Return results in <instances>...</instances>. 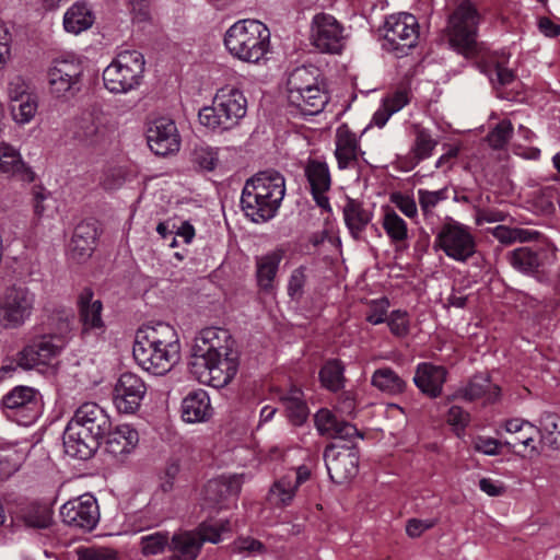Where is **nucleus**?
Here are the masks:
<instances>
[{
  "label": "nucleus",
  "mask_w": 560,
  "mask_h": 560,
  "mask_svg": "<svg viewBox=\"0 0 560 560\" xmlns=\"http://www.w3.org/2000/svg\"><path fill=\"white\" fill-rule=\"evenodd\" d=\"M228 339L226 330L213 327L202 329L194 339L188 366L200 383L222 388L236 375L238 362L222 343Z\"/></svg>",
  "instance_id": "obj_1"
},
{
  "label": "nucleus",
  "mask_w": 560,
  "mask_h": 560,
  "mask_svg": "<svg viewBox=\"0 0 560 560\" xmlns=\"http://www.w3.org/2000/svg\"><path fill=\"white\" fill-rule=\"evenodd\" d=\"M132 354L142 370L154 375L166 374L180 359L177 331L164 322L142 326L136 332Z\"/></svg>",
  "instance_id": "obj_2"
},
{
  "label": "nucleus",
  "mask_w": 560,
  "mask_h": 560,
  "mask_svg": "<svg viewBox=\"0 0 560 560\" xmlns=\"http://www.w3.org/2000/svg\"><path fill=\"white\" fill-rule=\"evenodd\" d=\"M284 196V176L276 170L260 171L245 182L241 208L250 221L265 223L276 217Z\"/></svg>",
  "instance_id": "obj_3"
},
{
  "label": "nucleus",
  "mask_w": 560,
  "mask_h": 560,
  "mask_svg": "<svg viewBox=\"0 0 560 560\" xmlns=\"http://www.w3.org/2000/svg\"><path fill=\"white\" fill-rule=\"evenodd\" d=\"M288 104L304 116H314L323 112L329 101L315 66H302L292 70L287 80Z\"/></svg>",
  "instance_id": "obj_4"
},
{
  "label": "nucleus",
  "mask_w": 560,
  "mask_h": 560,
  "mask_svg": "<svg viewBox=\"0 0 560 560\" xmlns=\"http://www.w3.org/2000/svg\"><path fill=\"white\" fill-rule=\"evenodd\" d=\"M224 46L235 59L257 65L270 50V31L258 20H240L226 30Z\"/></svg>",
  "instance_id": "obj_5"
},
{
  "label": "nucleus",
  "mask_w": 560,
  "mask_h": 560,
  "mask_svg": "<svg viewBox=\"0 0 560 560\" xmlns=\"http://www.w3.org/2000/svg\"><path fill=\"white\" fill-rule=\"evenodd\" d=\"M482 21L476 3L462 0L450 13L444 30L450 47L467 59L477 57L481 50L478 30Z\"/></svg>",
  "instance_id": "obj_6"
},
{
  "label": "nucleus",
  "mask_w": 560,
  "mask_h": 560,
  "mask_svg": "<svg viewBox=\"0 0 560 560\" xmlns=\"http://www.w3.org/2000/svg\"><path fill=\"white\" fill-rule=\"evenodd\" d=\"M247 113V100L240 89L231 85L217 90L211 106L199 110L202 126L218 132L236 127Z\"/></svg>",
  "instance_id": "obj_7"
},
{
  "label": "nucleus",
  "mask_w": 560,
  "mask_h": 560,
  "mask_svg": "<svg viewBox=\"0 0 560 560\" xmlns=\"http://www.w3.org/2000/svg\"><path fill=\"white\" fill-rule=\"evenodd\" d=\"M144 57L137 50H122L104 69L103 81L110 93H128L137 89L143 78Z\"/></svg>",
  "instance_id": "obj_8"
},
{
  "label": "nucleus",
  "mask_w": 560,
  "mask_h": 560,
  "mask_svg": "<svg viewBox=\"0 0 560 560\" xmlns=\"http://www.w3.org/2000/svg\"><path fill=\"white\" fill-rule=\"evenodd\" d=\"M35 294L23 283L5 288L0 296V326L16 329L25 324L33 314Z\"/></svg>",
  "instance_id": "obj_9"
},
{
  "label": "nucleus",
  "mask_w": 560,
  "mask_h": 560,
  "mask_svg": "<svg viewBox=\"0 0 560 560\" xmlns=\"http://www.w3.org/2000/svg\"><path fill=\"white\" fill-rule=\"evenodd\" d=\"M434 246L458 262H466L477 252V242L470 229L459 222L445 223L441 226Z\"/></svg>",
  "instance_id": "obj_10"
},
{
  "label": "nucleus",
  "mask_w": 560,
  "mask_h": 560,
  "mask_svg": "<svg viewBox=\"0 0 560 560\" xmlns=\"http://www.w3.org/2000/svg\"><path fill=\"white\" fill-rule=\"evenodd\" d=\"M83 66L74 58L55 59L48 70L50 92L65 100L74 97L82 88Z\"/></svg>",
  "instance_id": "obj_11"
},
{
  "label": "nucleus",
  "mask_w": 560,
  "mask_h": 560,
  "mask_svg": "<svg viewBox=\"0 0 560 560\" xmlns=\"http://www.w3.org/2000/svg\"><path fill=\"white\" fill-rule=\"evenodd\" d=\"M384 47L387 50L405 54L415 47L419 36V25L415 15L398 13L389 15L383 26Z\"/></svg>",
  "instance_id": "obj_12"
},
{
  "label": "nucleus",
  "mask_w": 560,
  "mask_h": 560,
  "mask_svg": "<svg viewBox=\"0 0 560 560\" xmlns=\"http://www.w3.org/2000/svg\"><path fill=\"white\" fill-rule=\"evenodd\" d=\"M348 34L345 26L331 14L320 12L311 23V42L322 52L338 54L346 45Z\"/></svg>",
  "instance_id": "obj_13"
},
{
  "label": "nucleus",
  "mask_w": 560,
  "mask_h": 560,
  "mask_svg": "<svg viewBox=\"0 0 560 560\" xmlns=\"http://www.w3.org/2000/svg\"><path fill=\"white\" fill-rule=\"evenodd\" d=\"M2 407L8 418L28 425L40 412L42 397L33 387L16 386L3 396Z\"/></svg>",
  "instance_id": "obj_14"
},
{
  "label": "nucleus",
  "mask_w": 560,
  "mask_h": 560,
  "mask_svg": "<svg viewBox=\"0 0 560 560\" xmlns=\"http://www.w3.org/2000/svg\"><path fill=\"white\" fill-rule=\"evenodd\" d=\"M109 131L107 115L100 108H92L77 119L73 138L83 147L98 148L107 142Z\"/></svg>",
  "instance_id": "obj_15"
},
{
  "label": "nucleus",
  "mask_w": 560,
  "mask_h": 560,
  "mask_svg": "<svg viewBox=\"0 0 560 560\" xmlns=\"http://www.w3.org/2000/svg\"><path fill=\"white\" fill-rule=\"evenodd\" d=\"M324 459L330 479L343 483L357 476L359 451L354 445L331 444L325 448Z\"/></svg>",
  "instance_id": "obj_16"
},
{
  "label": "nucleus",
  "mask_w": 560,
  "mask_h": 560,
  "mask_svg": "<svg viewBox=\"0 0 560 560\" xmlns=\"http://www.w3.org/2000/svg\"><path fill=\"white\" fill-rule=\"evenodd\" d=\"M60 516L71 527L92 530L100 520L97 501L89 493L69 500L60 508Z\"/></svg>",
  "instance_id": "obj_17"
},
{
  "label": "nucleus",
  "mask_w": 560,
  "mask_h": 560,
  "mask_svg": "<svg viewBox=\"0 0 560 560\" xmlns=\"http://www.w3.org/2000/svg\"><path fill=\"white\" fill-rule=\"evenodd\" d=\"M71 428L101 440L110 430V419L105 410L95 402H84L75 411L70 421Z\"/></svg>",
  "instance_id": "obj_18"
},
{
  "label": "nucleus",
  "mask_w": 560,
  "mask_h": 560,
  "mask_svg": "<svg viewBox=\"0 0 560 560\" xmlns=\"http://www.w3.org/2000/svg\"><path fill=\"white\" fill-rule=\"evenodd\" d=\"M145 393L147 385L139 375L122 373L114 388V404L120 412L133 413L141 406Z\"/></svg>",
  "instance_id": "obj_19"
},
{
  "label": "nucleus",
  "mask_w": 560,
  "mask_h": 560,
  "mask_svg": "<svg viewBox=\"0 0 560 560\" xmlns=\"http://www.w3.org/2000/svg\"><path fill=\"white\" fill-rule=\"evenodd\" d=\"M147 141L152 152L165 156L179 150L180 138L175 122L165 117L152 120L147 129Z\"/></svg>",
  "instance_id": "obj_20"
},
{
  "label": "nucleus",
  "mask_w": 560,
  "mask_h": 560,
  "mask_svg": "<svg viewBox=\"0 0 560 560\" xmlns=\"http://www.w3.org/2000/svg\"><path fill=\"white\" fill-rule=\"evenodd\" d=\"M242 476H221L207 482L203 489V505L212 509L228 506L230 500L237 498L242 488Z\"/></svg>",
  "instance_id": "obj_21"
},
{
  "label": "nucleus",
  "mask_w": 560,
  "mask_h": 560,
  "mask_svg": "<svg viewBox=\"0 0 560 560\" xmlns=\"http://www.w3.org/2000/svg\"><path fill=\"white\" fill-rule=\"evenodd\" d=\"M304 174L316 205L330 212L329 198L326 196L331 187V175L328 164L318 159H308L304 166Z\"/></svg>",
  "instance_id": "obj_22"
},
{
  "label": "nucleus",
  "mask_w": 560,
  "mask_h": 560,
  "mask_svg": "<svg viewBox=\"0 0 560 560\" xmlns=\"http://www.w3.org/2000/svg\"><path fill=\"white\" fill-rule=\"evenodd\" d=\"M335 156L340 170L354 167L358 163L361 151L359 140L354 132L343 124L336 130L335 137Z\"/></svg>",
  "instance_id": "obj_23"
},
{
  "label": "nucleus",
  "mask_w": 560,
  "mask_h": 560,
  "mask_svg": "<svg viewBox=\"0 0 560 560\" xmlns=\"http://www.w3.org/2000/svg\"><path fill=\"white\" fill-rule=\"evenodd\" d=\"M446 374L447 372L444 366L422 362L417 365L413 383L421 393L431 398H435L442 394V387L446 381Z\"/></svg>",
  "instance_id": "obj_24"
},
{
  "label": "nucleus",
  "mask_w": 560,
  "mask_h": 560,
  "mask_svg": "<svg viewBox=\"0 0 560 560\" xmlns=\"http://www.w3.org/2000/svg\"><path fill=\"white\" fill-rule=\"evenodd\" d=\"M106 452L117 460L125 458L135 451L139 443L138 431L129 424H120L107 433Z\"/></svg>",
  "instance_id": "obj_25"
},
{
  "label": "nucleus",
  "mask_w": 560,
  "mask_h": 560,
  "mask_svg": "<svg viewBox=\"0 0 560 560\" xmlns=\"http://www.w3.org/2000/svg\"><path fill=\"white\" fill-rule=\"evenodd\" d=\"M62 439L66 454L82 460L92 457L100 446V441L77 428H71L70 423L67 424Z\"/></svg>",
  "instance_id": "obj_26"
},
{
  "label": "nucleus",
  "mask_w": 560,
  "mask_h": 560,
  "mask_svg": "<svg viewBox=\"0 0 560 560\" xmlns=\"http://www.w3.org/2000/svg\"><path fill=\"white\" fill-rule=\"evenodd\" d=\"M97 240V229L94 222L82 221L74 231L69 244V252L72 259L84 261L94 248Z\"/></svg>",
  "instance_id": "obj_27"
},
{
  "label": "nucleus",
  "mask_w": 560,
  "mask_h": 560,
  "mask_svg": "<svg viewBox=\"0 0 560 560\" xmlns=\"http://www.w3.org/2000/svg\"><path fill=\"white\" fill-rule=\"evenodd\" d=\"M0 175L24 183L34 180V172L23 162L19 151L7 143L0 144Z\"/></svg>",
  "instance_id": "obj_28"
},
{
  "label": "nucleus",
  "mask_w": 560,
  "mask_h": 560,
  "mask_svg": "<svg viewBox=\"0 0 560 560\" xmlns=\"http://www.w3.org/2000/svg\"><path fill=\"white\" fill-rule=\"evenodd\" d=\"M211 415L210 398L203 389L190 392L182 401V419L187 423L205 422Z\"/></svg>",
  "instance_id": "obj_29"
},
{
  "label": "nucleus",
  "mask_w": 560,
  "mask_h": 560,
  "mask_svg": "<svg viewBox=\"0 0 560 560\" xmlns=\"http://www.w3.org/2000/svg\"><path fill=\"white\" fill-rule=\"evenodd\" d=\"M342 213L346 226L352 238L364 241L363 232L372 221L373 213L364 208L361 202L350 198L347 200Z\"/></svg>",
  "instance_id": "obj_30"
},
{
  "label": "nucleus",
  "mask_w": 560,
  "mask_h": 560,
  "mask_svg": "<svg viewBox=\"0 0 560 560\" xmlns=\"http://www.w3.org/2000/svg\"><path fill=\"white\" fill-rule=\"evenodd\" d=\"M93 291L90 288H84L78 298L80 320L84 332L92 329H102L104 327L102 319V302L100 300H93Z\"/></svg>",
  "instance_id": "obj_31"
},
{
  "label": "nucleus",
  "mask_w": 560,
  "mask_h": 560,
  "mask_svg": "<svg viewBox=\"0 0 560 560\" xmlns=\"http://www.w3.org/2000/svg\"><path fill=\"white\" fill-rule=\"evenodd\" d=\"M284 252L280 248L256 257V280L257 285L265 292L273 289V281Z\"/></svg>",
  "instance_id": "obj_32"
},
{
  "label": "nucleus",
  "mask_w": 560,
  "mask_h": 560,
  "mask_svg": "<svg viewBox=\"0 0 560 560\" xmlns=\"http://www.w3.org/2000/svg\"><path fill=\"white\" fill-rule=\"evenodd\" d=\"M504 429L511 435L505 444L514 448L522 446L525 450L530 448L532 452H537L534 438L538 433V429L530 422L522 419H510L504 422Z\"/></svg>",
  "instance_id": "obj_33"
},
{
  "label": "nucleus",
  "mask_w": 560,
  "mask_h": 560,
  "mask_svg": "<svg viewBox=\"0 0 560 560\" xmlns=\"http://www.w3.org/2000/svg\"><path fill=\"white\" fill-rule=\"evenodd\" d=\"M500 395V387L493 385L487 374L474 375L468 384L456 392V396L466 400H475L486 397L488 401H494Z\"/></svg>",
  "instance_id": "obj_34"
},
{
  "label": "nucleus",
  "mask_w": 560,
  "mask_h": 560,
  "mask_svg": "<svg viewBox=\"0 0 560 560\" xmlns=\"http://www.w3.org/2000/svg\"><path fill=\"white\" fill-rule=\"evenodd\" d=\"M509 264L525 275L537 273L542 266L541 252L529 246H523L508 253Z\"/></svg>",
  "instance_id": "obj_35"
},
{
  "label": "nucleus",
  "mask_w": 560,
  "mask_h": 560,
  "mask_svg": "<svg viewBox=\"0 0 560 560\" xmlns=\"http://www.w3.org/2000/svg\"><path fill=\"white\" fill-rule=\"evenodd\" d=\"M371 385L389 396L400 395L407 387L406 381L389 366L376 369L371 376Z\"/></svg>",
  "instance_id": "obj_36"
},
{
  "label": "nucleus",
  "mask_w": 560,
  "mask_h": 560,
  "mask_svg": "<svg viewBox=\"0 0 560 560\" xmlns=\"http://www.w3.org/2000/svg\"><path fill=\"white\" fill-rule=\"evenodd\" d=\"M94 14L85 2L73 3L63 15V27L68 33L80 34L93 25Z\"/></svg>",
  "instance_id": "obj_37"
},
{
  "label": "nucleus",
  "mask_w": 560,
  "mask_h": 560,
  "mask_svg": "<svg viewBox=\"0 0 560 560\" xmlns=\"http://www.w3.org/2000/svg\"><path fill=\"white\" fill-rule=\"evenodd\" d=\"M200 549V539H198L192 532L174 535L172 538V556L170 560H196Z\"/></svg>",
  "instance_id": "obj_38"
},
{
  "label": "nucleus",
  "mask_w": 560,
  "mask_h": 560,
  "mask_svg": "<svg viewBox=\"0 0 560 560\" xmlns=\"http://www.w3.org/2000/svg\"><path fill=\"white\" fill-rule=\"evenodd\" d=\"M296 487L294 486L293 475L285 474L276 480L269 489L267 500L275 506H287L291 504L295 497Z\"/></svg>",
  "instance_id": "obj_39"
},
{
  "label": "nucleus",
  "mask_w": 560,
  "mask_h": 560,
  "mask_svg": "<svg viewBox=\"0 0 560 560\" xmlns=\"http://www.w3.org/2000/svg\"><path fill=\"white\" fill-rule=\"evenodd\" d=\"M382 226L396 248L406 247L408 226L406 221L394 210H386L382 220Z\"/></svg>",
  "instance_id": "obj_40"
},
{
  "label": "nucleus",
  "mask_w": 560,
  "mask_h": 560,
  "mask_svg": "<svg viewBox=\"0 0 560 560\" xmlns=\"http://www.w3.org/2000/svg\"><path fill=\"white\" fill-rule=\"evenodd\" d=\"M281 401L285 407L290 421L295 425L305 422L308 416V408L304 401L303 393L296 387H292L281 397Z\"/></svg>",
  "instance_id": "obj_41"
},
{
  "label": "nucleus",
  "mask_w": 560,
  "mask_h": 560,
  "mask_svg": "<svg viewBox=\"0 0 560 560\" xmlns=\"http://www.w3.org/2000/svg\"><path fill=\"white\" fill-rule=\"evenodd\" d=\"M74 320V313L70 307H54L48 315V325L54 334L51 336L63 341L69 337Z\"/></svg>",
  "instance_id": "obj_42"
},
{
  "label": "nucleus",
  "mask_w": 560,
  "mask_h": 560,
  "mask_svg": "<svg viewBox=\"0 0 560 560\" xmlns=\"http://www.w3.org/2000/svg\"><path fill=\"white\" fill-rule=\"evenodd\" d=\"M21 520L26 527L44 529L52 522V513L46 505L31 504L21 513Z\"/></svg>",
  "instance_id": "obj_43"
},
{
  "label": "nucleus",
  "mask_w": 560,
  "mask_h": 560,
  "mask_svg": "<svg viewBox=\"0 0 560 560\" xmlns=\"http://www.w3.org/2000/svg\"><path fill=\"white\" fill-rule=\"evenodd\" d=\"M541 441L551 448L560 447V416L552 412H545L539 421Z\"/></svg>",
  "instance_id": "obj_44"
},
{
  "label": "nucleus",
  "mask_w": 560,
  "mask_h": 560,
  "mask_svg": "<svg viewBox=\"0 0 560 560\" xmlns=\"http://www.w3.org/2000/svg\"><path fill=\"white\" fill-rule=\"evenodd\" d=\"M436 145L438 140L432 137L428 129L416 127L415 141L411 149L415 159L421 161L430 158Z\"/></svg>",
  "instance_id": "obj_45"
},
{
  "label": "nucleus",
  "mask_w": 560,
  "mask_h": 560,
  "mask_svg": "<svg viewBox=\"0 0 560 560\" xmlns=\"http://www.w3.org/2000/svg\"><path fill=\"white\" fill-rule=\"evenodd\" d=\"M322 384L334 392L343 385V366L338 360L327 362L319 372Z\"/></svg>",
  "instance_id": "obj_46"
},
{
  "label": "nucleus",
  "mask_w": 560,
  "mask_h": 560,
  "mask_svg": "<svg viewBox=\"0 0 560 560\" xmlns=\"http://www.w3.org/2000/svg\"><path fill=\"white\" fill-rule=\"evenodd\" d=\"M230 530L231 527L229 521L215 524L203 522L199 525L197 530L192 533L198 537V539H200V545L202 546L206 541L218 544L221 540V534Z\"/></svg>",
  "instance_id": "obj_47"
},
{
  "label": "nucleus",
  "mask_w": 560,
  "mask_h": 560,
  "mask_svg": "<svg viewBox=\"0 0 560 560\" xmlns=\"http://www.w3.org/2000/svg\"><path fill=\"white\" fill-rule=\"evenodd\" d=\"M170 538L166 532H156L142 536L140 539L141 552L149 557L162 553L168 546Z\"/></svg>",
  "instance_id": "obj_48"
},
{
  "label": "nucleus",
  "mask_w": 560,
  "mask_h": 560,
  "mask_svg": "<svg viewBox=\"0 0 560 560\" xmlns=\"http://www.w3.org/2000/svg\"><path fill=\"white\" fill-rule=\"evenodd\" d=\"M513 135V126L510 120H501L497 126L491 129L487 136V141L492 149H503Z\"/></svg>",
  "instance_id": "obj_49"
},
{
  "label": "nucleus",
  "mask_w": 560,
  "mask_h": 560,
  "mask_svg": "<svg viewBox=\"0 0 560 560\" xmlns=\"http://www.w3.org/2000/svg\"><path fill=\"white\" fill-rule=\"evenodd\" d=\"M11 107L12 115L15 121L20 124L28 122L37 110V102L34 96L30 95L16 102Z\"/></svg>",
  "instance_id": "obj_50"
},
{
  "label": "nucleus",
  "mask_w": 560,
  "mask_h": 560,
  "mask_svg": "<svg viewBox=\"0 0 560 560\" xmlns=\"http://www.w3.org/2000/svg\"><path fill=\"white\" fill-rule=\"evenodd\" d=\"M447 198L446 189H440L435 191H430L427 189L418 190V199L420 209L424 215H430L433 213L434 208L439 205V202L445 200Z\"/></svg>",
  "instance_id": "obj_51"
},
{
  "label": "nucleus",
  "mask_w": 560,
  "mask_h": 560,
  "mask_svg": "<svg viewBox=\"0 0 560 560\" xmlns=\"http://www.w3.org/2000/svg\"><path fill=\"white\" fill-rule=\"evenodd\" d=\"M37 350L40 351L42 358L48 363L52 358L57 357L66 345V341L54 336H44L35 340Z\"/></svg>",
  "instance_id": "obj_52"
},
{
  "label": "nucleus",
  "mask_w": 560,
  "mask_h": 560,
  "mask_svg": "<svg viewBox=\"0 0 560 560\" xmlns=\"http://www.w3.org/2000/svg\"><path fill=\"white\" fill-rule=\"evenodd\" d=\"M18 364L25 369L31 370L38 365H46V361L42 358V353L37 350V345L35 340L26 346L20 353L18 358Z\"/></svg>",
  "instance_id": "obj_53"
},
{
  "label": "nucleus",
  "mask_w": 560,
  "mask_h": 560,
  "mask_svg": "<svg viewBox=\"0 0 560 560\" xmlns=\"http://www.w3.org/2000/svg\"><path fill=\"white\" fill-rule=\"evenodd\" d=\"M388 327L393 335L397 337H405L409 332V316L405 311L396 310L386 317Z\"/></svg>",
  "instance_id": "obj_54"
},
{
  "label": "nucleus",
  "mask_w": 560,
  "mask_h": 560,
  "mask_svg": "<svg viewBox=\"0 0 560 560\" xmlns=\"http://www.w3.org/2000/svg\"><path fill=\"white\" fill-rule=\"evenodd\" d=\"M315 425L322 435H327L336 428L339 419L328 409H320L315 415Z\"/></svg>",
  "instance_id": "obj_55"
},
{
  "label": "nucleus",
  "mask_w": 560,
  "mask_h": 560,
  "mask_svg": "<svg viewBox=\"0 0 560 560\" xmlns=\"http://www.w3.org/2000/svg\"><path fill=\"white\" fill-rule=\"evenodd\" d=\"M78 560H117V557L110 549L89 547L78 550Z\"/></svg>",
  "instance_id": "obj_56"
},
{
  "label": "nucleus",
  "mask_w": 560,
  "mask_h": 560,
  "mask_svg": "<svg viewBox=\"0 0 560 560\" xmlns=\"http://www.w3.org/2000/svg\"><path fill=\"white\" fill-rule=\"evenodd\" d=\"M329 438L351 442L352 439L362 438L358 429L348 421L339 420Z\"/></svg>",
  "instance_id": "obj_57"
},
{
  "label": "nucleus",
  "mask_w": 560,
  "mask_h": 560,
  "mask_svg": "<svg viewBox=\"0 0 560 560\" xmlns=\"http://www.w3.org/2000/svg\"><path fill=\"white\" fill-rule=\"evenodd\" d=\"M306 282L305 268L299 267L294 269L289 278L288 293L291 298H299L303 293V288Z\"/></svg>",
  "instance_id": "obj_58"
},
{
  "label": "nucleus",
  "mask_w": 560,
  "mask_h": 560,
  "mask_svg": "<svg viewBox=\"0 0 560 560\" xmlns=\"http://www.w3.org/2000/svg\"><path fill=\"white\" fill-rule=\"evenodd\" d=\"M438 521L434 518L419 520L410 518L406 525V533L411 538L420 537L425 530L434 527Z\"/></svg>",
  "instance_id": "obj_59"
},
{
  "label": "nucleus",
  "mask_w": 560,
  "mask_h": 560,
  "mask_svg": "<svg viewBox=\"0 0 560 560\" xmlns=\"http://www.w3.org/2000/svg\"><path fill=\"white\" fill-rule=\"evenodd\" d=\"M195 160L203 170L212 171L218 164V153L211 148H199L195 151Z\"/></svg>",
  "instance_id": "obj_60"
},
{
  "label": "nucleus",
  "mask_w": 560,
  "mask_h": 560,
  "mask_svg": "<svg viewBox=\"0 0 560 560\" xmlns=\"http://www.w3.org/2000/svg\"><path fill=\"white\" fill-rule=\"evenodd\" d=\"M27 90L28 86L26 81L19 75L14 77L8 84V95L12 102H18L30 96L31 94Z\"/></svg>",
  "instance_id": "obj_61"
},
{
  "label": "nucleus",
  "mask_w": 560,
  "mask_h": 560,
  "mask_svg": "<svg viewBox=\"0 0 560 560\" xmlns=\"http://www.w3.org/2000/svg\"><path fill=\"white\" fill-rule=\"evenodd\" d=\"M492 83L498 82L500 85H508L514 80V73L511 69L504 67L502 63L497 62L488 72Z\"/></svg>",
  "instance_id": "obj_62"
},
{
  "label": "nucleus",
  "mask_w": 560,
  "mask_h": 560,
  "mask_svg": "<svg viewBox=\"0 0 560 560\" xmlns=\"http://www.w3.org/2000/svg\"><path fill=\"white\" fill-rule=\"evenodd\" d=\"M392 201L406 217L413 218L417 215V203L413 198L398 194L392 197Z\"/></svg>",
  "instance_id": "obj_63"
},
{
  "label": "nucleus",
  "mask_w": 560,
  "mask_h": 560,
  "mask_svg": "<svg viewBox=\"0 0 560 560\" xmlns=\"http://www.w3.org/2000/svg\"><path fill=\"white\" fill-rule=\"evenodd\" d=\"M409 103L407 91H397L394 94L387 96L383 104L392 110L393 114L399 112Z\"/></svg>",
  "instance_id": "obj_64"
}]
</instances>
